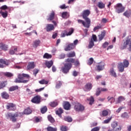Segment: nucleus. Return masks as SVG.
<instances>
[{
	"mask_svg": "<svg viewBox=\"0 0 131 131\" xmlns=\"http://www.w3.org/2000/svg\"><path fill=\"white\" fill-rule=\"evenodd\" d=\"M61 86H62V82H61L60 81H59L58 82H57L55 88L56 89H60Z\"/></svg>",
	"mask_w": 131,
	"mask_h": 131,
	"instance_id": "53",
	"label": "nucleus"
},
{
	"mask_svg": "<svg viewBox=\"0 0 131 131\" xmlns=\"http://www.w3.org/2000/svg\"><path fill=\"white\" fill-rule=\"evenodd\" d=\"M91 40H93V41H97V36L95 34H93Z\"/></svg>",
	"mask_w": 131,
	"mask_h": 131,
	"instance_id": "58",
	"label": "nucleus"
},
{
	"mask_svg": "<svg viewBox=\"0 0 131 131\" xmlns=\"http://www.w3.org/2000/svg\"><path fill=\"white\" fill-rule=\"evenodd\" d=\"M63 106L65 110H70L71 104L68 101H64Z\"/></svg>",
	"mask_w": 131,
	"mask_h": 131,
	"instance_id": "16",
	"label": "nucleus"
},
{
	"mask_svg": "<svg viewBox=\"0 0 131 131\" xmlns=\"http://www.w3.org/2000/svg\"><path fill=\"white\" fill-rule=\"evenodd\" d=\"M110 73L112 76H113L114 77H117V75H116V72L114 71V69L113 68L111 69Z\"/></svg>",
	"mask_w": 131,
	"mask_h": 131,
	"instance_id": "30",
	"label": "nucleus"
},
{
	"mask_svg": "<svg viewBox=\"0 0 131 131\" xmlns=\"http://www.w3.org/2000/svg\"><path fill=\"white\" fill-rule=\"evenodd\" d=\"M21 76L23 78H24V77H25L26 78H27V80H29V78H30V76H29V75L27 74L23 73V74H21Z\"/></svg>",
	"mask_w": 131,
	"mask_h": 131,
	"instance_id": "38",
	"label": "nucleus"
},
{
	"mask_svg": "<svg viewBox=\"0 0 131 131\" xmlns=\"http://www.w3.org/2000/svg\"><path fill=\"white\" fill-rule=\"evenodd\" d=\"M98 7L99 8V9H104L105 8V4H104V3L102 2H99Z\"/></svg>",
	"mask_w": 131,
	"mask_h": 131,
	"instance_id": "45",
	"label": "nucleus"
},
{
	"mask_svg": "<svg viewBox=\"0 0 131 131\" xmlns=\"http://www.w3.org/2000/svg\"><path fill=\"white\" fill-rule=\"evenodd\" d=\"M121 117L123 118H127L128 117V115L127 114V113H124L121 115Z\"/></svg>",
	"mask_w": 131,
	"mask_h": 131,
	"instance_id": "59",
	"label": "nucleus"
},
{
	"mask_svg": "<svg viewBox=\"0 0 131 131\" xmlns=\"http://www.w3.org/2000/svg\"><path fill=\"white\" fill-rule=\"evenodd\" d=\"M39 83L40 84H48L49 83V81H46L45 79H42V80L39 81Z\"/></svg>",
	"mask_w": 131,
	"mask_h": 131,
	"instance_id": "54",
	"label": "nucleus"
},
{
	"mask_svg": "<svg viewBox=\"0 0 131 131\" xmlns=\"http://www.w3.org/2000/svg\"><path fill=\"white\" fill-rule=\"evenodd\" d=\"M29 80H25L24 78L22 77L21 74H19L17 78H16L14 82L16 83H27Z\"/></svg>",
	"mask_w": 131,
	"mask_h": 131,
	"instance_id": "3",
	"label": "nucleus"
},
{
	"mask_svg": "<svg viewBox=\"0 0 131 131\" xmlns=\"http://www.w3.org/2000/svg\"><path fill=\"white\" fill-rule=\"evenodd\" d=\"M39 72V70L37 69H35L34 70H33V73L35 77H36V74H37V73H38Z\"/></svg>",
	"mask_w": 131,
	"mask_h": 131,
	"instance_id": "56",
	"label": "nucleus"
},
{
	"mask_svg": "<svg viewBox=\"0 0 131 131\" xmlns=\"http://www.w3.org/2000/svg\"><path fill=\"white\" fill-rule=\"evenodd\" d=\"M72 68V63L70 62H67L64 64L63 67H61V70L64 74H67L69 73L70 69Z\"/></svg>",
	"mask_w": 131,
	"mask_h": 131,
	"instance_id": "1",
	"label": "nucleus"
},
{
	"mask_svg": "<svg viewBox=\"0 0 131 131\" xmlns=\"http://www.w3.org/2000/svg\"><path fill=\"white\" fill-rule=\"evenodd\" d=\"M92 88H93V85L92 83H88L85 85L84 91V92H90V91L92 90Z\"/></svg>",
	"mask_w": 131,
	"mask_h": 131,
	"instance_id": "18",
	"label": "nucleus"
},
{
	"mask_svg": "<svg viewBox=\"0 0 131 131\" xmlns=\"http://www.w3.org/2000/svg\"><path fill=\"white\" fill-rule=\"evenodd\" d=\"M87 100L88 101H89V104L90 105H93V104H94V102H95V99L93 96H91V98H87Z\"/></svg>",
	"mask_w": 131,
	"mask_h": 131,
	"instance_id": "32",
	"label": "nucleus"
},
{
	"mask_svg": "<svg viewBox=\"0 0 131 131\" xmlns=\"http://www.w3.org/2000/svg\"><path fill=\"white\" fill-rule=\"evenodd\" d=\"M105 65L106 64L104 62H100L98 63L96 66L97 70L98 71H102V70H104V69H105Z\"/></svg>",
	"mask_w": 131,
	"mask_h": 131,
	"instance_id": "10",
	"label": "nucleus"
},
{
	"mask_svg": "<svg viewBox=\"0 0 131 131\" xmlns=\"http://www.w3.org/2000/svg\"><path fill=\"white\" fill-rule=\"evenodd\" d=\"M62 17L63 18V19H67L68 18V16H67L68 15V12H63L62 13Z\"/></svg>",
	"mask_w": 131,
	"mask_h": 131,
	"instance_id": "51",
	"label": "nucleus"
},
{
	"mask_svg": "<svg viewBox=\"0 0 131 131\" xmlns=\"http://www.w3.org/2000/svg\"><path fill=\"white\" fill-rule=\"evenodd\" d=\"M116 12L118 13V14H120V13H123L124 12V7L122 6V4L119 3L117 4L116 7Z\"/></svg>",
	"mask_w": 131,
	"mask_h": 131,
	"instance_id": "5",
	"label": "nucleus"
},
{
	"mask_svg": "<svg viewBox=\"0 0 131 131\" xmlns=\"http://www.w3.org/2000/svg\"><path fill=\"white\" fill-rule=\"evenodd\" d=\"M129 45L128 51L131 52V38L129 37H127L125 42H124L123 45L120 47V50H125L127 48V46Z\"/></svg>",
	"mask_w": 131,
	"mask_h": 131,
	"instance_id": "2",
	"label": "nucleus"
},
{
	"mask_svg": "<svg viewBox=\"0 0 131 131\" xmlns=\"http://www.w3.org/2000/svg\"><path fill=\"white\" fill-rule=\"evenodd\" d=\"M8 45H6L3 43H0V48L3 51H8Z\"/></svg>",
	"mask_w": 131,
	"mask_h": 131,
	"instance_id": "26",
	"label": "nucleus"
},
{
	"mask_svg": "<svg viewBox=\"0 0 131 131\" xmlns=\"http://www.w3.org/2000/svg\"><path fill=\"white\" fill-rule=\"evenodd\" d=\"M17 48H15V47L13 46L11 47V49L9 51V54L10 55H14L15 52H17Z\"/></svg>",
	"mask_w": 131,
	"mask_h": 131,
	"instance_id": "23",
	"label": "nucleus"
},
{
	"mask_svg": "<svg viewBox=\"0 0 131 131\" xmlns=\"http://www.w3.org/2000/svg\"><path fill=\"white\" fill-rule=\"evenodd\" d=\"M53 64L54 62L53 61V60L47 61L45 62V65L46 67H47V68H48L49 69H50V68H51V67L53 66Z\"/></svg>",
	"mask_w": 131,
	"mask_h": 131,
	"instance_id": "21",
	"label": "nucleus"
},
{
	"mask_svg": "<svg viewBox=\"0 0 131 131\" xmlns=\"http://www.w3.org/2000/svg\"><path fill=\"white\" fill-rule=\"evenodd\" d=\"M122 63L125 68H127V67H128V65H129V62H128V60L126 59H124Z\"/></svg>",
	"mask_w": 131,
	"mask_h": 131,
	"instance_id": "29",
	"label": "nucleus"
},
{
	"mask_svg": "<svg viewBox=\"0 0 131 131\" xmlns=\"http://www.w3.org/2000/svg\"><path fill=\"white\" fill-rule=\"evenodd\" d=\"M108 113H109L107 111L104 110L102 112L101 114H100V116L105 117L108 115Z\"/></svg>",
	"mask_w": 131,
	"mask_h": 131,
	"instance_id": "33",
	"label": "nucleus"
},
{
	"mask_svg": "<svg viewBox=\"0 0 131 131\" xmlns=\"http://www.w3.org/2000/svg\"><path fill=\"white\" fill-rule=\"evenodd\" d=\"M61 131H67V126H61L60 127Z\"/></svg>",
	"mask_w": 131,
	"mask_h": 131,
	"instance_id": "60",
	"label": "nucleus"
},
{
	"mask_svg": "<svg viewBox=\"0 0 131 131\" xmlns=\"http://www.w3.org/2000/svg\"><path fill=\"white\" fill-rule=\"evenodd\" d=\"M35 68V64L34 62H30L28 63V64L27 67V70H31V69H34Z\"/></svg>",
	"mask_w": 131,
	"mask_h": 131,
	"instance_id": "14",
	"label": "nucleus"
},
{
	"mask_svg": "<svg viewBox=\"0 0 131 131\" xmlns=\"http://www.w3.org/2000/svg\"><path fill=\"white\" fill-rule=\"evenodd\" d=\"M67 35V31H64L63 33H61V37H65Z\"/></svg>",
	"mask_w": 131,
	"mask_h": 131,
	"instance_id": "64",
	"label": "nucleus"
},
{
	"mask_svg": "<svg viewBox=\"0 0 131 131\" xmlns=\"http://www.w3.org/2000/svg\"><path fill=\"white\" fill-rule=\"evenodd\" d=\"M32 103L34 104H39L40 103V96L37 95L31 99Z\"/></svg>",
	"mask_w": 131,
	"mask_h": 131,
	"instance_id": "11",
	"label": "nucleus"
},
{
	"mask_svg": "<svg viewBox=\"0 0 131 131\" xmlns=\"http://www.w3.org/2000/svg\"><path fill=\"white\" fill-rule=\"evenodd\" d=\"M66 55L64 53H62L59 55V58L60 59H64L66 57Z\"/></svg>",
	"mask_w": 131,
	"mask_h": 131,
	"instance_id": "63",
	"label": "nucleus"
},
{
	"mask_svg": "<svg viewBox=\"0 0 131 131\" xmlns=\"http://www.w3.org/2000/svg\"><path fill=\"white\" fill-rule=\"evenodd\" d=\"M44 59H51L52 58V55L49 54V53H45L43 56Z\"/></svg>",
	"mask_w": 131,
	"mask_h": 131,
	"instance_id": "44",
	"label": "nucleus"
},
{
	"mask_svg": "<svg viewBox=\"0 0 131 131\" xmlns=\"http://www.w3.org/2000/svg\"><path fill=\"white\" fill-rule=\"evenodd\" d=\"M73 32H74V29L73 28L69 29V32L68 33V32H67V36H69L71 35V34H72V33H73Z\"/></svg>",
	"mask_w": 131,
	"mask_h": 131,
	"instance_id": "48",
	"label": "nucleus"
},
{
	"mask_svg": "<svg viewBox=\"0 0 131 131\" xmlns=\"http://www.w3.org/2000/svg\"><path fill=\"white\" fill-rule=\"evenodd\" d=\"M125 100V98L123 96H120L118 98L117 100V103L119 104V103H121L123 101H124Z\"/></svg>",
	"mask_w": 131,
	"mask_h": 131,
	"instance_id": "37",
	"label": "nucleus"
},
{
	"mask_svg": "<svg viewBox=\"0 0 131 131\" xmlns=\"http://www.w3.org/2000/svg\"><path fill=\"white\" fill-rule=\"evenodd\" d=\"M1 96L3 99H5V100H8L10 98V95L7 92H3L1 93Z\"/></svg>",
	"mask_w": 131,
	"mask_h": 131,
	"instance_id": "19",
	"label": "nucleus"
},
{
	"mask_svg": "<svg viewBox=\"0 0 131 131\" xmlns=\"http://www.w3.org/2000/svg\"><path fill=\"white\" fill-rule=\"evenodd\" d=\"M117 125H118L117 122H114L112 123V127H113V129H114L115 127L117 126Z\"/></svg>",
	"mask_w": 131,
	"mask_h": 131,
	"instance_id": "57",
	"label": "nucleus"
},
{
	"mask_svg": "<svg viewBox=\"0 0 131 131\" xmlns=\"http://www.w3.org/2000/svg\"><path fill=\"white\" fill-rule=\"evenodd\" d=\"M100 130V127H95L92 129L91 131H99Z\"/></svg>",
	"mask_w": 131,
	"mask_h": 131,
	"instance_id": "62",
	"label": "nucleus"
},
{
	"mask_svg": "<svg viewBox=\"0 0 131 131\" xmlns=\"http://www.w3.org/2000/svg\"><path fill=\"white\" fill-rule=\"evenodd\" d=\"M48 119L49 121L51 122V123H54V122H55V119H54L53 117H52L51 115H49L48 116Z\"/></svg>",
	"mask_w": 131,
	"mask_h": 131,
	"instance_id": "47",
	"label": "nucleus"
},
{
	"mask_svg": "<svg viewBox=\"0 0 131 131\" xmlns=\"http://www.w3.org/2000/svg\"><path fill=\"white\" fill-rule=\"evenodd\" d=\"M7 116L10 118L12 122H16L17 121V118H16V117H18L19 114L18 113H15L13 115L12 113H9L7 114Z\"/></svg>",
	"mask_w": 131,
	"mask_h": 131,
	"instance_id": "6",
	"label": "nucleus"
},
{
	"mask_svg": "<svg viewBox=\"0 0 131 131\" xmlns=\"http://www.w3.org/2000/svg\"><path fill=\"white\" fill-rule=\"evenodd\" d=\"M46 29L47 32H49L50 31H52V30H54V29H55V27L52 24H47L46 25Z\"/></svg>",
	"mask_w": 131,
	"mask_h": 131,
	"instance_id": "17",
	"label": "nucleus"
},
{
	"mask_svg": "<svg viewBox=\"0 0 131 131\" xmlns=\"http://www.w3.org/2000/svg\"><path fill=\"white\" fill-rule=\"evenodd\" d=\"M67 56L68 58H73V57H75V52H73L72 53H68Z\"/></svg>",
	"mask_w": 131,
	"mask_h": 131,
	"instance_id": "42",
	"label": "nucleus"
},
{
	"mask_svg": "<svg viewBox=\"0 0 131 131\" xmlns=\"http://www.w3.org/2000/svg\"><path fill=\"white\" fill-rule=\"evenodd\" d=\"M55 18V12L52 11L50 15H49V17L47 18L48 21H53L54 18Z\"/></svg>",
	"mask_w": 131,
	"mask_h": 131,
	"instance_id": "24",
	"label": "nucleus"
},
{
	"mask_svg": "<svg viewBox=\"0 0 131 131\" xmlns=\"http://www.w3.org/2000/svg\"><path fill=\"white\" fill-rule=\"evenodd\" d=\"M40 111H41V113H42V114H44V113H46V112L48 111V108L47 107V106H43L40 109Z\"/></svg>",
	"mask_w": 131,
	"mask_h": 131,
	"instance_id": "46",
	"label": "nucleus"
},
{
	"mask_svg": "<svg viewBox=\"0 0 131 131\" xmlns=\"http://www.w3.org/2000/svg\"><path fill=\"white\" fill-rule=\"evenodd\" d=\"M64 120H65V121H68V122H72V118H71V117H66L64 118Z\"/></svg>",
	"mask_w": 131,
	"mask_h": 131,
	"instance_id": "52",
	"label": "nucleus"
},
{
	"mask_svg": "<svg viewBox=\"0 0 131 131\" xmlns=\"http://www.w3.org/2000/svg\"><path fill=\"white\" fill-rule=\"evenodd\" d=\"M75 49V47L73 45V43H71L69 44L65 48H64V51L66 52H67L68 51H71L72 50H74Z\"/></svg>",
	"mask_w": 131,
	"mask_h": 131,
	"instance_id": "13",
	"label": "nucleus"
},
{
	"mask_svg": "<svg viewBox=\"0 0 131 131\" xmlns=\"http://www.w3.org/2000/svg\"><path fill=\"white\" fill-rule=\"evenodd\" d=\"M3 75L6 77H12V76H13V74L10 72H5L3 73Z\"/></svg>",
	"mask_w": 131,
	"mask_h": 131,
	"instance_id": "35",
	"label": "nucleus"
},
{
	"mask_svg": "<svg viewBox=\"0 0 131 131\" xmlns=\"http://www.w3.org/2000/svg\"><path fill=\"white\" fill-rule=\"evenodd\" d=\"M0 14H1V15H2V17H3V18H7V17H8V11H6L5 12L1 11Z\"/></svg>",
	"mask_w": 131,
	"mask_h": 131,
	"instance_id": "31",
	"label": "nucleus"
},
{
	"mask_svg": "<svg viewBox=\"0 0 131 131\" xmlns=\"http://www.w3.org/2000/svg\"><path fill=\"white\" fill-rule=\"evenodd\" d=\"M9 65V61L3 58L0 59V68H5L6 66Z\"/></svg>",
	"mask_w": 131,
	"mask_h": 131,
	"instance_id": "8",
	"label": "nucleus"
},
{
	"mask_svg": "<svg viewBox=\"0 0 131 131\" xmlns=\"http://www.w3.org/2000/svg\"><path fill=\"white\" fill-rule=\"evenodd\" d=\"M8 84V82L7 81H1L0 82V90L6 88V86Z\"/></svg>",
	"mask_w": 131,
	"mask_h": 131,
	"instance_id": "25",
	"label": "nucleus"
},
{
	"mask_svg": "<svg viewBox=\"0 0 131 131\" xmlns=\"http://www.w3.org/2000/svg\"><path fill=\"white\" fill-rule=\"evenodd\" d=\"M77 43H78V40L76 39L74 41L73 43V45L75 48H76V46L77 45Z\"/></svg>",
	"mask_w": 131,
	"mask_h": 131,
	"instance_id": "61",
	"label": "nucleus"
},
{
	"mask_svg": "<svg viewBox=\"0 0 131 131\" xmlns=\"http://www.w3.org/2000/svg\"><path fill=\"white\" fill-rule=\"evenodd\" d=\"M111 119H112V117L108 118L106 120H105L104 121L102 122V123H103V124H107L109 123L110 121H111Z\"/></svg>",
	"mask_w": 131,
	"mask_h": 131,
	"instance_id": "49",
	"label": "nucleus"
},
{
	"mask_svg": "<svg viewBox=\"0 0 131 131\" xmlns=\"http://www.w3.org/2000/svg\"><path fill=\"white\" fill-rule=\"evenodd\" d=\"M49 105L51 106V107H53L54 108L58 106V102L57 101H53L50 102Z\"/></svg>",
	"mask_w": 131,
	"mask_h": 131,
	"instance_id": "34",
	"label": "nucleus"
},
{
	"mask_svg": "<svg viewBox=\"0 0 131 131\" xmlns=\"http://www.w3.org/2000/svg\"><path fill=\"white\" fill-rule=\"evenodd\" d=\"M32 112V111L29 107L27 108L24 111V114H26L27 115H28V114H31Z\"/></svg>",
	"mask_w": 131,
	"mask_h": 131,
	"instance_id": "28",
	"label": "nucleus"
},
{
	"mask_svg": "<svg viewBox=\"0 0 131 131\" xmlns=\"http://www.w3.org/2000/svg\"><path fill=\"white\" fill-rule=\"evenodd\" d=\"M7 110L9 111H15L16 110V104L13 103H9L6 106Z\"/></svg>",
	"mask_w": 131,
	"mask_h": 131,
	"instance_id": "9",
	"label": "nucleus"
},
{
	"mask_svg": "<svg viewBox=\"0 0 131 131\" xmlns=\"http://www.w3.org/2000/svg\"><path fill=\"white\" fill-rule=\"evenodd\" d=\"M108 102H111V103L112 104V103H114L115 102V99L114 97H107Z\"/></svg>",
	"mask_w": 131,
	"mask_h": 131,
	"instance_id": "50",
	"label": "nucleus"
},
{
	"mask_svg": "<svg viewBox=\"0 0 131 131\" xmlns=\"http://www.w3.org/2000/svg\"><path fill=\"white\" fill-rule=\"evenodd\" d=\"M83 20L82 21V25L85 28H89L91 27V19L89 17H82Z\"/></svg>",
	"mask_w": 131,
	"mask_h": 131,
	"instance_id": "4",
	"label": "nucleus"
},
{
	"mask_svg": "<svg viewBox=\"0 0 131 131\" xmlns=\"http://www.w3.org/2000/svg\"><path fill=\"white\" fill-rule=\"evenodd\" d=\"M95 46V43L93 40H91L89 42V45L88 46V49H92L93 47Z\"/></svg>",
	"mask_w": 131,
	"mask_h": 131,
	"instance_id": "41",
	"label": "nucleus"
},
{
	"mask_svg": "<svg viewBox=\"0 0 131 131\" xmlns=\"http://www.w3.org/2000/svg\"><path fill=\"white\" fill-rule=\"evenodd\" d=\"M16 90H18V86H12L9 88V92H14V91H16Z\"/></svg>",
	"mask_w": 131,
	"mask_h": 131,
	"instance_id": "43",
	"label": "nucleus"
},
{
	"mask_svg": "<svg viewBox=\"0 0 131 131\" xmlns=\"http://www.w3.org/2000/svg\"><path fill=\"white\" fill-rule=\"evenodd\" d=\"M74 109L75 111L79 112V111H81V104L79 102H75L74 104Z\"/></svg>",
	"mask_w": 131,
	"mask_h": 131,
	"instance_id": "12",
	"label": "nucleus"
},
{
	"mask_svg": "<svg viewBox=\"0 0 131 131\" xmlns=\"http://www.w3.org/2000/svg\"><path fill=\"white\" fill-rule=\"evenodd\" d=\"M32 33H34L36 34V35H37V32H36V31L35 30H33V31L31 32H27L25 33V35H28V36H30L32 35Z\"/></svg>",
	"mask_w": 131,
	"mask_h": 131,
	"instance_id": "36",
	"label": "nucleus"
},
{
	"mask_svg": "<svg viewBox=\"0 0 131 131\" xmlns=\"http://www.w3.org/2000/svg\"><path fill=\"white\" fill-rule=\"evenodd\" d=\"M118 68L119 69V72H123L125 67L123 66V63L122 62H120L118 64Z\"/></svg>",
	"mask_w": 131,
	"mask_h": 131,
	"instance_id": "20",
	"label": "nucleus"
},
{
	"mask_svg": "<svg viewBox=\"0 0 131 131\" xmlns=\"http://www.w3.org/2000/svg\"><path fill=\"white\" fill-rule=\"evenodd\" d=\"M64 111H63V109L62 108L60 107L58 108L57 111H56V114L57 115H58V116L62 118V114L63 113Z\"/></svg>",
	"mask_w": 131,
	"mask_h": 131,
	"instance_id": "22",
	"label": "nucleus"
},
{
	"mask_svg": "<svg viewBox=\"0 0 131 131\" xmlns=\"http://www.w3.org/2000/svg\"><path fill=\"white\" fill-rule=\"evenodd\" d=\"M93 63H94V58H93L92 57H91L89 59V60H88V65H92V64H93Z\"/></svg>",
	"mask_w": 131,
	"mask_h": 131,
	"instance_id": "55",
	"label": "nucleus"
},
{
	"mask_svg": "<svg viewBox=\"0 0 131 131\" xmlns=\"http://www.w3.org/2000/svg\"><path fill=\"white\" fill-rule=\"evenodd\" d=\"M39 43H40V41L39 40H35L33 42V47L34 48H37V47L39 46Z\"/></svg>",
	"mask_w": 131,
	"mask_h": 131,
	"instance_id": "27",
	"label": "nucleus"
},
{
	"mask_svg": "<svg viewBox=\"0 0 131 131\" xmlns=\"http://www.w3.org/2000/svg\"><path fill=\"white\" fill-rule=\"evenodd\" d=\"M47 131H57V129L56 127H53L52 126H48L47 128Z\"/></svg>",
	"mask_w": 131,
	"mask_h": 131,
	"instance_id": "39",
	"label": "nucleus"
},
{
	"mask_svg": "<svg viewBox=\"0 0 131 131\" xmlns=\"http://www.w3.org/2000/svg\"><path fill=\"white\" fill-rule=\"evenodd\" d=\"M105 32H102L100 35H98V36L99 37V41H101V40H102L103 39V38H104V37H105Z\"/></svg>",
	"mask_w": 131,
	"mask_h": 131,
	"instance_id": "40",
	"label": "nucleus"
},
{
	"mask_svg": "<svg viewBox=\"0 0 131 131\" xmlns=\"http://www.w3.org/2000/svg\"><path fill=\"white\" fill-rule=\"evenodd\" d=\"M90 14L91 11H90V10L87 9L83 10L82 13V18L89 17V16H90Z\"/></svg>",
	"mask_w": 131,
	"mask_h": 131,
	"instance_id": "15",
	"label": "nucleus"
},
{
	"mask_svg": "<svg viewBox=\"0 0 131 131\" xmlns=\"http://www.w3.org/2000/svg\"><path fill=\"white\" fill-rule=\"evenodd\" d=\"M66 63H71V64L74 63L75 66H78L79 65V61L78 60H76L74 58H67L65 60Z\"/></svg>",
	"mask_w": 131,
	"mask_h": 131,
	"instance_id": "7",
	"label": "nucleus"
}]
</instances>
